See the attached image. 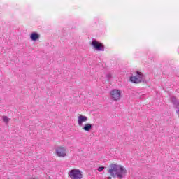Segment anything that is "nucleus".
<instances>
[{"label": "nucleus", "instance_id": "obj_3", "mask_svg": "<svg viewBox=\"0 0 179 179\" xmlns=\"http://www.w3.org/2000/svg\"><path fill=\"white\" fill-rule=\"evenodd\" d=\"M142 79H143V74L141 72L137 71L136 76H133L130 77V82L138 84L142 82Z\"/></svg>", "mask_w": 179, "mask_h": 179}, {"label": "nucleus", "instance_id": "obj_4", "mask_svg": "<svg viewBox=\"0 0 179 179\" xmlns=\"http://www.w3.org/2000/svg\"><path fill=\"white\" fill-rule=\"evenodd\" d=\"M56 156L57 157H66V148L65 147H57L55 149Z\"/></svg>", "mask_w": 179, "mask_h": 179}, {"label": "nucleus", "instance_id": "obj_12", "mask_svg": "<svg viewBox=\"0 0 179 179\" xmlns=\"http://www.w3.org/2000/svg\"><path fill=\"white\" fill-rule=\"evenodd\" d=\"M106 78H107L108 80H110V79H111V78H112L111 74L110 73H108L106 75Z\"/></svg>", "mask_w": 179, "mask_h": 179}, {"label": "nucleus", "instance_id": "obj_2", "mask_svg": "<svg viewBox=\"0 0 179 179\" xmlns=\"http://www.w3.org/2000/svg\"><path fill=\"white\" fill-rule=\"evenodd\" d=\"M71 179H83V173L79 169H71L69 173Z\"/></svg>", "mask_w": 179, "mask_h": 179}, {"label": "nucleus", "instance_id": "obj_6", "mask_svg": "<svg viewBox=\"0 0 179 179\" xmlns=\"http://www.w3.org/2000/svg\"><path fill=\"white\" fill-rule=\"evenodd\" d=\"M110 96L115 101H117V100H120L121 98V91L117 89L113 90L110 92Z\"/></svg>", "mask_w": 179, "mask_h": 179}, {"label": "nucleus", "instance_id": "obj_5", "mask_svg": "<svg viewBox=\"0 0 179 179\" xmlns=\"http://www.w3.org/2000/svg\"><path fill=\"white\" fill-rule=\"evenodd\" d=\"M92 45L94 47V48L96 50V51H104V50H105V47L103 45V43H101L96 40L92 41Z\"/></svg>", "mask_w": 179, "mask_h": 179}, {"label": "nucleus", "instance_id": "obj_9", "mask_svg": "<svg viewBox=\"0 0 179 179\" xmlns=\"http://www.w3.org/2000/svg\"><path fill=\"white\" fill-rule=\"evenodd\" d=\"M30 38L32 41H36L40 38V35L36 32H33L30 36Z\"/></svg>", "mask_w": 179, "mask_h": 179}, {"label": "nucleus", "instance_id": "obj_11", "mask_svg": "<svg viewBox=\"0 0 179 179\" xmlns=\"http://www.w3.org/2000/svg\"><path fill=\"white\" fill-rule=\"evenodd\" d=\"M104 169H106V167L100 166L98 168V171H99V173H101V171H103Z\"/></svg>", "mask_w": 179, "mask_h": 179}, {"label": "nucleus", "instance_id": "obj_14", "mask_svg": "<svg viewBox=\"0 0 179 179\" xmlns=\"http://www.w3.org/2000/svg\"><path fill=\"white\" fill-rule=\"evenodd\" d=\"M107 179H112L111 177H108Z\"/></svg>", "mask_w": 179, "mask_h": 179}, {"label": "nucleus", "instance_id": "obj_13", "mask_svg": "<svg viewBox=\"0 0 179 179\" xmlns=\"http://www.w3.org/2000/svg\"><path fill=\"white\" fill-rule=\"evenodd\" d=\"M145 96V94H143L140 96V99H143V96Z\"/></svg>", "mask_w": 179, "mask_h": 179}, {"label": "nucleus", "instance_id": "obj_8", "mask_svg": "<svg viewBox=\"0 0 179 179\" xmlns=\"http://www.w3.org/2000/svg\"><path fill=\"white\" fill-rule=\"evenodd\" d=\"M93 127H94V124L87 123L83 127V129L87 132H89Z\"/></svg>", "mask_w": 179, "mask_h": 179}, {"label": "nucleus", "instance_id": "obj_15", "mask_svg": "<svg viewBox=\"0 0 179 179\" xmlns=\"http://www.w3.org/2000/svg\"><path fill=\"white\" fill-rule=\"evenodd\" d=\"M31 179H37V178H31Z\"/></svg>", "mask_w": 179, "mask_h": 179}, {"label": "nucleus", "instance_id": "obj_1", "mask_svg": "<svg viewBox=\"0 0 179 179\" xmlns=\"http://www.w3.org/2000/svg\"><path fill=\"white\" fill-rule=\"evenodd\" d=\"M111 177H117V178H124V176L127 174V169L122 165H117L112 164L110 168L108 171Z\"/></svg>", "mask_w": 179, "mask_h": 179}, {"label": "nucleus", "instance_id": "obj_10", "mask_svg": "<svg viewBox=\"0 0 179 179\" xmlns=\"http://www.w3.org/2000/svg\"><path fill=\"white\" fill-rule=\"evenodd\" d=\"M2 120H3V122H5V124H8V123H9V121H10V119L8 118V117H6V116H3V117H2Z\"/></svg>", "mask_w": 179, "mask_h": 179}, {"label": "nucleus", "instance_id": "obj_7", "mask_svg": "<svg viewBox=\"0 0 179 179\" xmlns=\"http://www.w3.org/2000/svg\"><path fill=\"white\" fill-rule=\"evenodd\" d=\"M86 121H87V117L82 115L78 117V124L79 127H83V122H86Z\"/></svg>", "mask_w": 179, "mask_h": 179}]
</instances>
